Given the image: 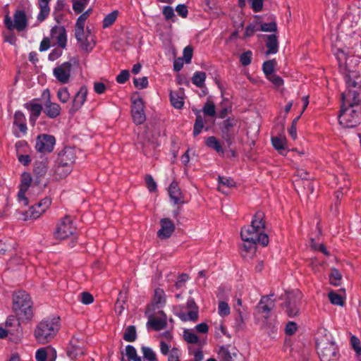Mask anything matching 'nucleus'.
<instances>
[{"label":"nucleus","instance_id":"nucleus-36","mask_svg":"<svg viewBox=\"0 0 361 361\" xmlns=\"http://www.w3.org/2000/svg\"><path fill=\"white\" fill-rule=\"evenodd\" d=\"M205 144L207 147L212 148L216 152L224 154V151L220 142L214 136H210L206 140Z\"/></svg>","mask_w":361,"mask_h":361},{"label":"nucleus","instance_id":"nucleus-6","mask_svg":"<svg viewBox=\"0 0 361 361\" xmlns=\"http://www.w3.org/2000/svg\"><path fill=\"white\" fill-rule=\"evenodd\" d=\"M60 328L58 318L45 319L37 324L34 336L40 344L50 342L56 335Z\"/></svg>","mask_w":361,"mask_h":361},{"label":"nucleus","instance_id":"nucleus-17","mask_svg":"<svg viewBox=\"0 0 361 361\" xmlns=\"http://www.w3.org/2000/svg\"><path fill=\"white\" fill-rule=\"evenodd\" d=\"M161 228L157 232L160 239H167L171 236L175 231L174 223L169 218H163L160 220Z\"/></svg>","mask_w":361,"mask_h":361},{"label":"nucleus","instance_id":"nucleus-25","mask_svg":"<svg viewBox=\"0 0 361 361\" xmlns=\"http://www.w3.org/2000/svg\"><path fill=\"white\" fill-rule=\"evenodd\" d=\"M271 296H264L261 298L257 305L259 312L267 314L274 307L275 301L271 298Z\"/></svg>","mask_w":361,"mask_h":361},{"label":"nucleus","instance_id":"nucleus-47","mask_svg":"<svg viewBox=\"0 0 361 361\" xmlns=\"http://www.w3.org/2000/svg\"><path fill=\"white\" fill-rule=\"evenodd\" d=\"M57 97L62 103H66L70 99V94L67 87H61L57 92Z\"/></svg>","mask_w":361,"mask_h":361},{"label":"nucleus","instance_id":"nucleus-44","mask_svg":"<svg viewBox=\"0 0 361 361\" xmlns=\"http://www.w3.org/2000/svg\"><path fill=\"white\" fill-rule=\"evenodd\" d=\"M286 312L290 317L298 315L299 312V307L297 302H288L286 304Z\"/></svg>","mask_w":361,"mask_h":361},{"label":"nucleus","instance_id":"nucleus-13","mask_svg":"<svg viewBox=\"0 0 361 361\" xmlns=\"http://www.w3.org/2000/svg\"><path fill=\"white\" fill-rule=\"evenodd\" d=\"M56 139L53 135L42 134L37 136L35 149L41 153H50L53 151Z\"/></svg>","mask_w":361,"mask_h":361},{"label":"nucleus","instance_id":"nucleus-54","mask_svg":"<svg viewBox=\"0 0 361 361\" xmlns=\"http://www.w3.org/2000/svg\"><path fill=\"white\" fill-rule=\"evenodd\" d=\"M252 55V54L250 51H247L243 53L240 56V61L242 65L245 66H248L251 63Z\"/></svg>","mask_w":361,"mask_h":361},{"label":"nucleus","instance_id":"nucleus-11","mask_svg":"<svg viewBox=\"0 0 361 361\" xmlns=\"http://www.w3.org/2000/svg\"><path fill=\"white\" fill-rule=\"evenodd\" d=\"M145 105L140 97H132L131 114L134 123L137 125L143 123L146 120Z\"/></svg>","mask_w":361,"mask_h":361},{"label":"nucleus","instance_id":"nucleus-27","mask_svg":"<svg viewBox=\"0 0 361 361\" xmlns=\"http://www.w3.org/2000/svg\"><path fill=\"white\" fill-rule=\"evenodd\" d=\"M25 106L30 111V121L34 124L41 114L43 106L39 104L34 102L27 104Z\"/></svg>","mask_w":361,"mask_h":361},{"label":"nucleus","instance_id":"nucleus-45","mask_svg":"<svg viewBox=\"0 0 361 361\" xmlns=\"http://www.w3.org/2000/svg\"><path fill=\"white\" fill-rule=\"evenodd\" d=\"M184 339L188 343H197L199 341V338L190 329H185L183 331Z\"/></svg>","mask_w":361,"mask_h":361},{"label":"nucleus","instance_id":"nucleus-4","mask_svg":"<svg viewBox=\"0 0 361 361\" xmlns=\"http://www.w3.org/2000/svg\"><path fill=\"white\" fill-rule=\"evenodd\" d=\"M319 334H324V337L318 336L317 338V353L321 361H338L340 355L335 342L331 340V335L326 329H323Z\"/></svg>","mask_w":361,"mask_h":361},{"label":"nucleus","instance_id":"nucleus-53","mask_svg":"<svg viewBox=\"0 0 361 361\" xmlns=\"http://www.w3.org/2000/svg\"><path fill=\"white\" fill-rule=\"evenodd\" d=\"M135 86L138 89H144L148 85V80L147 77L135 78L133 80Z\"/></svg>","mask_w":361,"mask_h":361},{"label":"nucleus","instance_id":"nucleus-1","mask_svg":"<svg viewBox=\"0 0 361 361\" xmlns=\"http://www.w3.org/2000/svg\"><path fill=\"white\" fill-rule=\"evenodd\" d=\"M347 90L342 93V105L339 123L345 128H354L360 123L361 101V76L356 71H350L345 76Z\"/></svg>","mask_w":361,"mask_h":361},{"label":"nucleus","instance_id":"nucleus-16","mask_svg":"<svg viewBox=\"0 0 361 361\" xmlns=\"http://www.w3.org/2000/svg\"><path fill=\"white\" fill-rule=\"evenodd\" d=\"M32 182V178L30 173H24L22 175L21 183L20 185V190L18 193V201L23 205L28 204V200L25 197V192L27 191L30 183Z\"/></svg>","mask_w":361,"mask_h":361},{"label":"nucleus","instance_id":"nucleus-56","mask_svg":"<svg viewBox=\"0 0 361 361\" xmlns=\"http://www.w3.org/2000/svg\"><path fill=\"white\" fill-rule=\"evenodd\" d=\"M276 29V23L275 22H271L262 24L259 30L263 32H274Z\"/></svg>","mask_w":361,"mask_h":361},{"label":"nucleus","instance_id":"nucleus-50","mask_svg":"<svg viewBox=\"0 0 361 361\" xmlns=\"http://www.w3.org/2000/svg\"><path fill=\"white\" fill-rule=\"evenodd\" d=\"M142 351L145 358L149 361H157L156 354L149 347H142Z\"/></svg>","mask_w":361,"mask_h":361},{"label":"nucleus","instance_id":"nucleus-55","mask_svg":"<svg viewBox=\"0 0 361 361\" xmlns=\"http://www.w3.org/2000/svg\"><path fill=\"white\" fill-rule=\"evenodd\" d=\"M63 49L60 47L54 49L48 56L49 60L54 61L58 59L62 55Z\"/></svg>","mask_w":361,"mask_h":361},{"label":"nucleus","instance_id":"nucleus-22","mask_svg":"<svg viewBox=\"0 0 361 361\" xmlns=\"http://www.w3.org/2000/svg\"><path fill=\"white\" fill-rule=\"evenodd\" d=\"M52 176L56 180H60L68 176L72 171V169L59 162L55 161V164L51 170Z\"/></svg>","mask_w":361,"mask_h":361},{"label":"nucleus","instance_id":"nucleus-60","mask_svg":"<svg viewBox=\"0 0 361 361\" xmlns=\"http://www.w3.org/2000/svg\"><path fill=\"white\" fill-rule=\"evenodd\" d=\"M192 57V49L191 47L188 46L183 49V59L186 63L191 62Z\"/></svg>","mask_w":361,"mask_h":361},{"label":"nucleus","instance_id":"nucleus-59","mask_svg":"<svg viewBox=\"0 0 361 361\" xmlns=\"http://www.w3.org/2000/svg\"><path fill=\"white\" fill-rule=\"evenodd\" d=\"M145 182L147 187L150 192H154L157 190V184L151 176L147 175L146 176Z\"/></svg>","mask_w":361,"mask_h":361},{"label":"nucleus","instance_id":"nucleus-38","mask_svg":"<svg viewBox=\"0 0 361 361\" xmlns=\"http://www.w3.org/2000/svg\"><path fill=\"white\" fill-rule=\"evenodd\" d=\"M342 276L336 269H331L329 275L330 283L334 286H338L341 284Z\"/></svg>","mask_w":361,"mask_h":361},{"label":"nucleus","instance_id":"nucleus-5","mask_svg":"<svg viewBox=\"0 0 361 361\" xmlns=\"http://www.w3.org/2000/svg\"><path fill=\"white\" fill-rule=\"evenodd\" d=\"M91 10L89 9L82 13L77 19L75 25V37L79 47L87 52L92 51L95 42L91 35L90 30H85V22L90 16Z\"/></svg>","mask_w":361,"mask_h":361},{"label":"nucleus","instance_id":"nucleus-3","mask_svg":"<svg viewBox=\"0 0 361 361\" xmlns=\"http://www.w3.org/2000/svg\"><path fill=\"white\" fill-rule=\"evenodd\" d=\"M32 302L30 296L24 291L16 293L13 297L12 309L18 324L27 322L33 317Z\"/></svg>","mask_w":361,"mask_h":361},{"label":"nucleus","instance_id":"nucleus-15","mask_svg":"<svg viewBox=\"0 0 361 361\" xmlns=\"http://www.w3.org/2000/svg\"><path fill=\"white\" fill-rule=\"evenodd\" d=\"M238 121L233 118H229L223 122V138L230 146L234 137L235 128L238 127Z\"/></svg>","mask_w":361,"mask_h":361},{"label":"nucleus","instance_id":"nucleus-20","mask_svg":"<svg viewBox=\"0 0 361 361\" xmlns=\"http://www.w3.org/2000/svg\"><path fill=\"white\" fill-rule=\"evenodd\" d=\"M67 355L71 360H76L84 355L82 343L76 338H73L67 350Z\"/></svg>","mask_w":361,"mask_h":361},{"label":"nucleus","instance_id":"nucleus-48","mask_svg":"<svg viewBox=\"0 0 361 361\" xmlns=\"http://www.w3.org/2000/svg\"><path fill=\"white\" fill-rule=\"evenodd\" d=\"M218 312L221 317H226L230 314V307L228 304L224 301L219 302Z\"/></svg>","mask_w":361,"mask_h":361},{"label":"nucleus","instance_id":"nucleus-46","mask_svg":"<svg viewBox=\"0 0 361 361\" xmlns=\"http://www.w3.org/2000/svg\"><path fill=\"white\" fill-rule=\"evenodd\" d=\"M329 298L330 302L333 305H339V306H343L344 305V300H343V298L339 294H338L335 292H333V291L330 292L329 293Z\"/></svg>","mask_w":361,"mask_h":361},{"label":"nucleus","instance_id":"nucleus-24","mask_svg":"<svg viewBox=\"0 0 361 361\" xmlns=\"http://www.w3.org/2000/svg\"><path fill=\"white\" fill-rule=\"evenodd\" d=\"M161 317L159 318L150 317L147 322V326H151L155 331L163 329L166 326V315L161 311Z\"/></svg>","mask_w":361,"mask_h":361},{"label":"nucleus","instance_id":"nucleus-34","mask_svg":"<svg viewBox=\"0 0 361 361\" xmlns=\"http://www.w3.org/2000/svg\"><path fill=\"white\" fill-rule=\"evenodd\" d=\"M50 1L51 0H39V6L40 8L37 16L39 20L42 21L49 16L50 12L49 4Z\"/></svg>","mask_w":361,"mask_h":361},{"label":"nucleus","instance_id":"nucleus-49","mask_svg":"<svg viewBox=\"0 0 361 361\" xmlns=\"http://www.w3.org/2000/svg\"><path fill=\"white\" fill-rule=\"evenodd\" d=\"M275 63H276V62L274 60L267 61L263 63L262 68H263V71L266 76L274 73V68Z\"/></svg>","mask_w":361,"mask_h":361},{"label":"nucleus","instance_id":"nucleus-61","mask_svg":"<svg viewBox=\"0 0 361 361\" xmlns=\"http://www.w3.org/2000/svg\"><path fill=\"white\" fill-rule=\"evenodd\" d=\"M180 350L176 348L171 350L168 361H180Z\"/></svg>","mask_w":361,"mask_h":361},{"label":"nucleus","instance_id":"nucleus-39","mask_svg":"<svg viewBox=\"0 0 361 361\" xmlns=\"http://www.w3.org/2000/svg\"><path fill=\"white\" fill-rule=\"evenodd\" d=\"M137 337L136 329L134 326H128L124 332L123 339L127 342H133Z\"/></svg>","mask_w":361,"mask_h":361},{"label":"nucleus","instance_id":"nucleus-28","mask_svg":"<svg viewBox=\"0 0 361 361\" xmlns=\"http://www.w3.org/2000/svg\"><path fill=\"white\" fill-rule=\"evenodd\" d=\"M273 147L279 152L281 154L285 155L286 150V139L284 137H273L271 138Z\"/></svg>","mask_w":361,"mask_h":361},{"label":"nucleus","instance_id":"nucleus-43","mask_svg":"<svg viewBox=\"0 0 361 361\" xmlns=\"http://www.w3.org/2000/svg\"><path fill=\"white\" fill-rule=\"evenodd\" d=\"M204 128V121L202 116L198 114L196 116L195 122L194 124V129H193V135L194 136H197L199 135L202 128Z\"/></svg>","mask_w":361,"mask_h":361},{"label":"nucleus","instance_id":"nucleus-26","mask_svg":"<svg viewBox=\"0 0 361 361\" xmlns=\"http://www.w3.org/2000/svg\"><path fill=\"white\" fill-rule=\"evenodd\" d=\"M218 356L219 361H234L237 356L236 350H230L228 347L222 346L219 350Z\"/></svg>","mask_w":361,"mask_h":361},{"label":"nucleus","instance_id":"nucleus-30","mask_svg":"<svg viewBox=\"0 0 361 361\" xmlns=\"http://www.w3.org/2000/svg\"><path fill=\"white\" fill-rule=\"evenodd\" d=\"M25 121V116L23 112L20 111H16L14 114L13 124L18 127L20 131L23 133H25L27 129Z\"/></svg>","mask_w":361,"mask_h":361},{"label":"nucleus","instance_id":"nucleus-7","mask_svg":"<svg viewBox=\"0 0 361 361\" xmlns=\"http://www.w3.org/2000/svg\"><path fill=\"white\" fill-rule=\"evenodd\" d=\"M75 230L71 216L66 215L56 223L54 236L58 240H65L73 235Z\"/></svg>","mask_w":361,"mask_h":361},{"label":"nucleus","instance_id":"nucleus-9","mask_svg":"<svg viewBox=\"0 0 361 361\" xmlns=\"http://www.w3.org/2000/svg\"><path fill=\"white\" fill-rule=\"evenodd\" d=\"M27 21L25 13L23 11H16L13 15V21L7 15L4 19V24L9 30L16 29L18 31H23L27 27Z\"/></svg>","mask_w":361,"mask_h":361},{"label":"nucleus","instance_id":"nucleus-62","mask_svg":"<svg viewBox=\"0 0 361 361\" xmlns=\"http://www.w3.org/2000/svg\"><path fill=\"white\" fill-rule=\"evenodd\" d=\"M51 39L49 37H44L39 45V51H45L48 50L51 47Z\"/></svg>","mask_w":361,"mask_h":361},{"label":"nucleus","instance_id":"nucleus-23","mask_svg":"<svg viewBox=\"0 0 361 361\" xmlns=\"http://www.w3.org/2000/svg\"><path fill=\"white\" fill-rule=\"evenodd\" d=\"M44 106V112L49 118H54L61 114V106L58 104L52 102L51 100L45 101Z\"/></svg>","mask_w":361,"mask_h":361},{"label":"nucleus","instance_id":"nucleus-29","mask_svg":"<svg viewBox=\"0 0 361 361\" xmlns=\"http://www.w3.org/2000/svg\"><path fill=\"white\" fill-rule=\"evenodd\" d=\"M48 169V160L43 159L42 161H36L33 169V173L37 177H43L47 172Z\"/></svg>","mask_w":361,"mask_h":361},{"label":"nucleus","instance_id":"nucleus-21","mask_svg":"<svg viewBox=\"0 0 361 361\" xmlns=\"http://www.w3.org/2000/svg\"><path fill=\"white\" fill-rule=\"evenodd\" d=\"M169 195L171 201L175 204H184L183 195L176 181H173L169 187Z\"/></svg>","mask_w":361,"mask_h":361},{"label":"nucleus","instance_id":"nucleus-19","mask_svg":"<svg viewBox=\"0 0 361 361\" xmlns=\"http://www.w3.org/2000/svg\"><path fill=\"white\" fill-rule=\"evenodd\" d=\"M51 38L54 39L61 49H65L67 44V35L64 27L54 26L50 32Z\"/></svg>","mask_w":361,"mask_h":361},{"label":"nucleus","instance_id":"nucleus-37","mask_svg":"<svg viewBox=\"0 0 361 361\" xmlns=\"http://www.w3.org/2000/svg\"><path fill=\"white\" fill-rule=\"evenodd\" d=\"M225 187L228 188L235 187L234 180L230 178L219 176V190L226 193Z\"/></svg>","mask_w":361,"mask_h":361},{"label":"nucleus","instance_id":"nucleus-2","mask_svg":"<svg viewBox=\"0 0 361 361\" xmlns=\"http://www.w3.org/2000/svg\"><path fill=\"white\" fill-rule=\"evenodd\" d=\"M264 219V214L258 211L253 216L250 226H245L241 229L240 236L243 241L241 255L246 259L253 257L257 244L267 246L269 243V237L264 233L265 222Z\"/></svg>","mask_w":361,"mask_h":361},{"label":"nucleus","instance_id":"nucleus-33","mask_svg":"<svg viewBox=\"0 0 361 361\" xmlns=\"http://www.w3.org/2000/svg\"><path fill=\"white\" fill-rule=\"evenodd\" d=\"M127 300V291H120L116 302L115 303V311L118 314H121L125 309V304Z\"/></svg>","mask_w":361,"mask_h":361},{"label":"nucleus","instance_id":"nucleus-18","mask_svg":"<svg viewBox=\"0 0 361 361\" xmlns=\"http://www.w3.org/2000/svg\"><path fill=\"white\" fill-rule=\"evenodd\" d=\"M75 161V151L71 147L64 148L59 153L56 161L60 164L65 165L73 169V165Z\"/></svg>","mask_w":361,"mask_h":361},{"label":"nucleus","instance_id":"nucleus-42","mask_svg":"<svg viewBox=\"0 0 361 361\" xmlns=\"http://www.w3.org/2000/svg\"><path fill=\"white\" fill-rule=\"evenodd\" d=\"M90 0H73V9L77 13H82Z\"/></svg>","mask_w":361,"mask_h":361},{"label":"nucleus","instance_id":"nucleus-64","mask_svg":"<svg viewBox=\"0 0 361 361\" xmlns=\"http://www.w3.org/2000/svg\"><path fill=\"white\" fill-rule=\"evenodd\" d=\"M351 344H352V346H353V349L355 350V351L357 354H360L361 353V345H360L359 339L357 338H356L355 336H352Z\"/></svg>","mask_w":361,"mask_h":361},{"label":"nucleus","instance_id":"nucleus-8","mask_svg":"<svg viewBox=\"0 0 361 361\" xmlns=\"http://www.w3.org/2000/svg\"><path fill=\"white\" fill-rule=\"evenodd\" d=\"M51 200L49 197H45L39 202L30 207L26 212H21V216L18 218L23 221L35 220L38 219L50 207Z\"/></svg>","mask_w":361,"mask_h":361},{"label":"nucleus","instance_id":"nucleus-52","mask_svg":"<svg viewBox=\"0 0 361 361\" xmlns=\"http://www.w3.org/2000/svg\"><path fill=\"white\" fill-rule=\"evenodd\" d=\"M267 78L276 87H280L283 84V81L281 77L274 73L266 76Z\"/></svg>","mask_w":361,"mask_h":361},{"label":"nucleus","instance_id":"nucleus-12","mask_svg":"<svg viewBox=\"0 0 361 361\" xmlns=\"http://www.w3.org/2000/svg\"><path fill=\"white\" fill-rule=\"evenodd\" d=\"M72 67L71 62H63L53 69V75L61 84H67L71 80Z\"/></svg>","mask_w":361,"mask_h":361},{"label":"nucleus","instance_id":"nucleus-41","mask_svg":"<svg viewBox=\"0 0 361 361\" xmlns=\"http://www.w3.org/2000/svg\"><path fill=\"white\" fill-rule=\"evenodd\" d=\"M118 16V11H114L105 16L103 20V27L106 28L110 27L116 20Z\"/></svg>","mask_w":361,"mask_h":361},{"label":"nucleus","instance_id":"nucleus-51","mask_svg":"<svg viewBox=\"0 0 361 361\" xmlns=\"http://www.w3.org/2000/svg\"><path fill=\"white\" fill-rule=\"evenodd\" d=\"M203 112L205 115L214 116L216 114L214 104L211 102H207L203 108Z\"/></svg>","mask_w":361,"mask_h":361},{"label":"nucleus","instance_id":"nucleus-31","mask_svg":"<svg viewBox=\"0 0 361 361\" xmlns=\"http://www.w3.org/2000/svg\"><path fill=\"white\" fill-rule=\"evenodd\" d=\"M152 301L158 307L166 304V294L163 289L157 288L154 290Z\"/></svg>","mask_w":361,"mask_h":361},{"label":"nucleus","instance_id":"nucleus-10","mask_svg":"<svg viewBox=\"0 0 361 361\" xmlns=\"http://www.w3.org/2000/svg\"><path fill=\"white\" fill-rule=\"evenodd\" d=\"M185 309V311L183 309H180L176 315L183 322H196L199 317V310L193 299H189L187 301Z\"/></svg>","mask_w":361,"mask_h":361},{"label":"nucleus","instance_id":"nucleus-35","mask_svg":"<svg viewBox=\"0 0 361 361\" xmlns=\"http://www.w3.org/2000/svg\"><path fill=\"white\" fill-rule=\"evenodd\" d=\"M266 46L267 48V54H276L278 51V39L275 35L268 36Z\"/></svg>","mask_w":361,"mask_h":361},{"label":"nucleus","instance_id":"nucleus-32","mask_svg":"<svg viewBox=\"0 0 361 361\" xmlns=\"http://www.w3.org/2000/svg\"><path fill=\"white\" fill-rule=\"evenodd\" d=\"M170 101L172 106L176 109H181L183 106L184 101L181 92H171Z\"/></svg>","mask_w":361,"mask_h":361},{"label":"nucleus","instance_id":"nucleus-63","mask_svg":"<svg viewBox=\"0 0 361 361\" xmlns=\"http://www.w3.org/2000/svg\"><path fill=\"white\" fill-rule=\"evenodd\" d=\"M47 356L45 348H39L37 350L35 357L37 361H46Z\"/></svg>","mask_w":361,"mask_h":361},{"label":"nucleus","instance_id":"nucleus-40","mask_svg":"<svg viewBox=\"0 0 361 361\" xmlns=\"http://www.w3.org/2000/svg\"><path fill=\"white\" fill-rule=\"evenodd\" d=\"M205 79L206 74L204 72L197 71L192 78V82L197 87H202L204 85Z\"/></svg>","mask_w":361,"mask_h":361},{"label":"nucleus","instance_id":"nucleus-57","mask_svg":"<svg viewBox=\"0 0 361 361\" xmlns=\"http://www.w3.org/2000/svg\"><path fill=\"white\" fill-rule=\"evenodd\" d=\"M130 74L128 70H123L116 77V81L118 83L123 84L129 78Z\"/></svg>","mask_w":361,"mask_h":361},{"label":"nucleus","instance_id":"nucleus-58","mask_svg":"<svg viewBox=\"0 0 361 361\" xmlns=\"http://www.w3.org/2000/svg\"><path fill=\"white\" fill-rule=\"evenodd\" d=\"M80 302L85 305H89L93 302L94 298L93 296L87 293V292H83L80 294Z\"/></svg>","mask_w":361,"mask_h":361},{"label":"nucleus","instance_id":"nucleus-14","mask_svg":"<svg viewBox=\"0 0 361 361\" xmlns=\"http://www.w3.org/2000/svg\"><path fill=\"white\" fill-rule=\"evenodd\" d=\"M87 94L88 90L87 87L84 85L80 87L73 98L71 107L69 109L71 114H75L82 107L87 100Z\"/></svg>","mask_w":361,"mask_h":361}]
</instances>
